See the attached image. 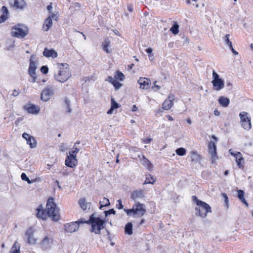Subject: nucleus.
Listing matches in <instances>:
<instances>
[{
    "mask_svg": "<svg viewBox=\"0 0 253 253\" xmlns=\"http://www.w3.org/2000/svg\"><path fill=\"white\" fill-rule=\"evenodd\" d=\"M36 215L38 218L44 220L47 219V216L54 222H57L60 219L59 210L54 198L51 197L47 199L45 209L43 208L42 204L38 207L36 210Z\"/></svg>",
    "mask_w": 253,
    "mask_h": 253,
    "instance_id": "f257e3e1",
    "label": "nucleus"
},
{
    "mask_svg": "<svg viewBox=\"0 0 253 253\" xmlns=\"http://www.w3.org/2000/svg\"><path fill=\"white\" fill-rule=\"evenodd\" d=\"M107 221L108 220L103 218L100 215L96 216L95 213H92L87 220V224L91 226L89 231L96 234H100L101 231L105 228Z\"/></svg>",
    "mask_w": 253,
    "mask_h": 253,
    "instance_id": "f03ea898",
    "label": "nucleus"
},
{
    "mask_svg": "<svg viewBox=\"0 0 253 253\" xmlns=\"http://www.w3.org/2000/svg\"><path fill=\"white\" fill-rule=\"evenodd\" d=\"M192 199L193 202L196 204V207L195 208V215L196 216L205 218L207 217L208 213L211 212V208L210 205L198 199L195 195L192 196Z\"/></svg>",
    "mask_w": 253,
    "mask_h": 253,
    "instance_id": "7ed1b4c3",
    "label": "nucleus"
},
{
    "mask_svg": "<svg viewBox=\"0 0 253 253\" xmlns=\"http://www.w3.org/2000/svg\"><path fill=\"white\" fill-rule=\"evenodd\" d=\"M124 211L127 216L141 217L146 212L145 204L136 202L131 209H124Z\"/></svg>",
    "mask_w": 253,
    "mask_h": 253,
    "instance_id": "20e7f679",
    "label": "nucleus"
},
{
    "mask_svg": "<svg viewBox=\"0 0 253 253\" xmlns=\"http://www.w3.org/2000/svg\"><path fill=\"white\" fill-rule=\"evenodd\" d=\"M59 71L57 75L55 74L54 78L58 82L64 83L70 77L69 66L67 63H58Z\"/></svg>",
    "mask_w": 253,
    "mask_h": 253,
    "instance_id": "39448f33",
    "label": "nucleus"
},
{
    "mask_svg": "<svg viewBox=\"0 0 253 253\" xmlns=\"http://www.w3.org/2000/svg\"><path fill=\"white\" fill-rule=\"evenodd\" d=\"M84 223L87 224V220L84 218H81L76 221L65 224L64 225V230L66 232L73 233L79 229L80 224Z\"/></svg>",
    "mask_w": 253,
    "mask_h": 253,
    "instance_id": "423d86ee",
    "label": "nucleus"
},
{
    "mask_svg": "<svg viewBox=\"0 0 253 253\" xmlns=\"http://www.w3.org/2000/svg\"><path fill=\"white\" fill-rule=\"evenodd\" d=\"M211 83L213 86V89L216 91H219L224 87V81L220 78L219 75L215 71L212 70V80Z\"/></svg>",
    "mask_w": 253,
    "mask_h": 253,
    "instance_id": "0eeeda50",
    "label": "nucleus"
},
{
    "mask_svg": "<svg viewBox=\"0 0 253 253\" xmlns=\"http://www.w3.org/2000/svg\"><path fill=\"white\" fill-rule=\"evenodd\" d=\"M248 114L245 112L239 114L241 126L245 129L249 130L251 128L252 125L251 118L248 117Z\"/></svg>",
    "mask_w": 253,
    "mask_h": 253,
    "instance_id": "6e6552de",
    "label": "nucleus"
},
{
    "mask_svg": "<svg viewBox=\"0 0 253 253\" xmlns=\"http://www.w3.org/2000/svg\"><path fill=\"white\" fill-rule=\"evenodd\" d=\"M208 152L211 155V160L212 164L215 163V161L218 159L217 153L216 145L215 142L211 141L208 144Z\"/></svg>",
    "mask_w": 253,
    "mask_h": 253,
    "instance_id": "1a4fd4ad",
    "label": "nucleus"
},
{
    "mask_svg": "<svg viewBox=\"0 0 253 253\" xmlns=\"http://www.w3.org/2000/svg\"><path fill=\"white\" fill-rule=\"evenodd\" d=\"M22 25V24H18L12 27V30H15L11 32V35L13 37L18 38H23L28 34L27 31L24 30L20 27V26Z\"/></svg>",
    "mask_w": 253,
    "mask_h": 253,
    "instance_id": "9d476101",
    "label": "nucleus"
},
{
    "mask_svg": "<svg viewBox=\"0 0 253 253\" xmlns=\"http://www.w3.org/2000/svg\"><path fill=\"white\" fill-rule=\"evenodd\" d=\"M53 242V237L46 235L41 241L39 246L42 250L45 251L51 249Z\"/></svg>",
    "mask_w": 253,
    "mask_h": 253,
    "instance_id": "9b49d317",
    "label": "nucleus"
},
{
    "mask_svg": "<svg viewBox=\"0 0 253 253\" xmlns=\"http://www.w3.org/2000/svg\"><path fill=\"white\" fill-rule=\"evenodd\" d=\"M23 108L28 113L33 115H37L40 111V108L39 106L34 104H32L30 102H28L25 104L23 106Z\"/></svg>",
    "mask_w": 253,
    "mask_h": 253,
    "instance_id": "f8f14e48",
    "label": "nucleus"
},
{
    "mask_svg": "<svg viewBox=\"0 0 253 253\" xmlns=\"http://www.w3.org/2000/svg\"><path fill=\"white\" fill-rule=\"evenodd\" d=\"M22 136L26 140L27 144L29 145L31 148H34L37 146V142L34 136L26 132H24Z\"/></svg>",
    "mask_w": 253,
    "mask_h": 253,
    "instance_id": "ddd939ff",
    "label": "nucleus"
},
{
    "mask_svg": "<svg viewBox=\"0 0 253 253\" xmlns=\"http://www.w3.org/2000/svg\"><path fill=\"white\" fill-rule=\"evenodd\" d=\"M54 94L53 89L50 88L48 86L42 90L41 94V99L44 102L48 101L51 96Z\"/></svg>",
    "mask_w": 253,
    "mask_h": 253,
    "instance_id": "4468645a",
    "label": "nucleus"
},
{
    "mask_svg": "<svg viewBox=\"0 0 253 253\" xmlns=\"http://www.w3.org/2000/svg\"><path fill=\"white\" fill-rule=\"evenodd\" d=\"M9 2L11 6L19 9H23L27 5L24 0H9Z\"/></svg>",
    "mask_w": 253,
    "mask_h": 253,
    "instance_id": "2eb2a0df",
    "label": "nucleus"
},
{
    "mask_svg": "<svg viewBox=\"0 0 253 253\" xmlns=\"http://www.w3.org/2000/svg\"><path fill=\"white\" fill-rule=\"evenodd\" d=\"M25 235L28 237L27 243L28 244L35 245L36 243L37 239L34 237V232L31 227L27 229Z\"/></svg>",
    "mask_w": 253,
    "mask_h": 253,
    "instance_id": "dca6fc26",
    "label": "nucleus"
},
{
    "mask_svg": "<svg viewBox=\"0 0 253 253\" xmlns=\"http://www.w3.org/2000/svg\"><path fill=\"white\" fill-rule=\"evenodd\" d=\"M42 54L44 57L47 58L52 57V58H55L58 56L57 52L54 49H48L47 47L44 48Z\"/></svg>",
    "mask_w": 253,
    "mask_h": 253,
    "instance_id": "f3484780",
    "label": "nucleus"
},
{
    "mask_svg": "<svg viewBox=\"0 0 253 253\" xmlns=\"http://www.w3.org/2000/svg\"><path fill=\"white\" fill-rule=\"evenodd\" d=\"M77 159L67 156L65 161V165L69 168H74L78 165Z\"/></svg>",
    "mask_w": 253,
    "mask_h": 253,
    "instance_id": "a211bd4d",
    "label": "nucleus"
},
{
    "mask_svg": "<svg viewBox=\"0 0 253 253\" xmlns=\"http://www.w3.org/2000/svg\"><path fill=\"white\" fill-rule=\"evenodd\" d=\"M33 57L34 55H32L30 59L29 66L28 68V74L29 75H34L35 74H36V70L37 68V63L36 61L33 60Z\"/></svg>",
    "mask_w": 253,
    "mask_h": 253,
    "instance_id": "6ab92c4d",
    "label": "nucleus"
},
{
    "mask_svg": "<svg viewBox=\"0 0 253 253\" xmlns=\"http://www.w3.org/2000/svg\"><path fill=\"white\" fill-rule=\"evenodd\" d=\"M140 87L143 89H148L150 88V81L146 78H140L138 81Z\"/></svg>",
    "mask_w": 253,
    "mask_h": 253,
    "instance_id": "aec40b11",
    "label": "nucleus"
},
{
    "mask_svg": "<svg viewBox=\"0 0 253 253\" xmlns=\"http://www.w3.org/2000/svg\"><path fill=\"white\" fill-rule=\"evenodd\" d=\"M145 197L143 191L142 190L133 191L130 195V198L135 201L137 199H142Z\"/></svg>",
    "mask_w": 253,
    "mask_h": 253,
    "instance_id": "412c9836",
    "label": "nucleus"
},
{
    "mask_svg": "<svg viewBox=\"0 0 253 253\" xmlns=\"http://www.w3.org/2000/svg\"><path fill=\"white\" fill-rule=\"evenodd\" d=\"M141 164L146 167L149 171H151L153 168V165L151 162L144 155H142L141 159Z\"/></svg>",
    "mask_w": 253,
    "mask_h": 253,
    "instance_id": "4be33fe9",
    "label": "nucleus"
},
{
    "mask_svg": "<svg viewBox=\"0 0 253 253\" xmlns=\"http://www.w3.org/2000/svg\"><path fill=\"white\" fill-rule=\"evenodd\" d=\"M237 157H236V162L237 163V165L238 168L241 169H244V158H243L242 154L241 153L236 154Z\"/></svg>",
    "mask_w": 253,
    "mask_h": 253,
    "instance_id": "5701e85b",
    "label": "nucleus"
},
{
    "mask_svg": "<svg viewBox=\"0 0 253 253\" xmlns=\"http://www.w3.org/2000/svg\"><path fill=\"white\" fill-rule=\"evenodd\" d=\"M174 96L172 95L171 99H170L171 97L169 96V99H166L162 104V108L164 110H169L173 105L172 101L174 99Z\"/></svg>",
    "mask_w": 253,
    "mask_h": 253,
    "instance_id": "b1692460",
    "label": "nucleus"
},
{
    "mask_svg": "<svg viewBox=\"0 0 253 253\" xmlns=\"http://www.w3.org/2000/svg\"><path fill=\"white\" fill-rule=\"evenodd\" d=\"M191 161L196 163H200L202 159V156L199 154L197 151H192L190 153Z\"/></svg>",
    "mask_w": 253,
    "mask_h": 253,
    "instance_id": "393cba45",
    "label": "nucleus"
},
{
    "mask_svg": "<svg viewBox=\"0 0 253 253\" xmlns=\"http://www.w3.org/2000/svg\"><path fill=\"white\" fill-rule=\"evenodd\" d=\"M237 197L247 207L249 206V204L245 198V192L244 190L241 189L237 190Z\"/></svg>",
    "mask_w": 253,
    "mask_h": 253,
    "instance_id": "a878e982",
    "label": "nucleus"
},
{
    "mask_svg": "<svg viewBox=\"0 0 253 253\" xmlns=\"http://www.w3.org/2000/svg\"><path fill=\"white\" fill-rule=\"evenodd\" d=\"M52 20L50 18V17L46 18L44 22V23L42 25V29L44 31H48V30L50 28V27L52 26Z\"/></svg>",
    "mask_w": 253,
    "mask_h": 253,
    "instance_id": "bb28decb",
    "label": "nucleus"
},
{
    "mask_svg": "<svg viewBox=\"0 0 253 253\" xmlns=\"http://www.w3.org/2000/svg\"><path fill=\"white\" fill-rule=\"evenodd\" d=\"M125 234L128 235H131L133 234V225L131 222H127L125 226Z\"/></svg>",
    "mask_w": 253,
    "mask_h": 253,
    "instance_id": "cd10ccee",
    "label": "nucleus"
},
{
    "mask_svg": "<svg viewBox=\"0 0 253 253\" xmlns=\"http://www.w3.org/2000/svg\"><path fill=\"white\" fill-rule=\"evenodd\" d=\"M218 102L220 106L226 107L228 106L230 103V99L228 97L222 96L219 98Z\"/></svg>",
    "mask_w": 253,
    "mask_h": 253,
    "instance_id": "c85d7f7f",
    "label": "nucleus"
},
{
    "mask_svg": "<svg viewBox=\"0 0 253 253\" xmlns=\"http://www.w3.org/2000/svg\"><path fill=\"white\" fill-rule=\"evenodd\" d=\"M0 13H1L0 16L7 20L9 17V12L8 8L6 6H2L0 9Z\"/></svg>",
    "mask_w": 253,
    "mask_h": 253,
    "instance_id": "c756f323",
    "label": "nucleus"
},
{
    "mask_svg": "<svg viewBox=\"0 0 253 253\" xmlns=\"http://www.w3.org/2000/svg\"><path fill=\"white\" fill-rule=\"evenodd\" d=\"M110 43V41L108 39H106L102 44V49L106 53H109L111 52V51L109 49Z\"/></svg>",
    "mask_w": 253,
    "mask_h": 253,
    "instance_id": "7c9ffc66",
    "label": "nucleus"
},
{
    "mask_svg": "<svg viewBox=\"0 0 253 253\" xmlns=\"http://www.w3.org/2000/svg\"><path fill=\"white\" fill-rule=\"evenodd\" d=\"M169 30L173 35H177L179 32V25L178 23L176 21L174 22Z\"/></svg>",
    "mask_w": 253,
    "mask_h": 253,
    "instance_id": "2f4dec72",
    "label": "nucleus"
},
{
    "mask_svg": "<svg viewBox=\"0 0 253 253\" xmlns=\"http://www.w3.org/2000/svg\"><path fill=\"white\" fill-rule=\"evenodd\" d=\"M148 175L150 176V178L149 177H146L145 180L143 183V185H145L147 184H154V183L156 182V177L152 175L151 174H148Z\"/></svg>",
    "mask_w": 253,
    "mask_h": 253,
    "instance_id": "473e14b6",
    "label": "nucleus"
},
{
    "mask_svg": "<svg viewBox=\"0 0 253 253\" xmlns=\"http://www.w3.org/2000/svg\"><path fill=\"white\" fill-rule=\"evenodd\" d=\"M114 77L116 81H123L125 79L124 74L119 70H117L116 71Z\"/></svg>",
    "mask_w": 253,
    "mask_h": 253,
    "instance_id": "72a5a7b5",
    "label": "nucleus"
},
{
    "mask_svg": "<svg viewBox=\"0 0 253 253\" xmlns=\"http://www.w3.org/2000/svg\"><path fill=\"white\" fill-rule=\"evenodd\" d=\"M110 205L109 200L107 198L104 197L103 200L99 202V209H101L103 207H109Z\"/></svg>",
    "mask_w": 253,
    "mask_h": 253,
    "instance_id": "f704fd0d",
    "label": "nucleus"
},
{
    "mask_svg": "<svg viewBox=\"0 0 253 253\" xmlns=\"http://www.w3.org/2000/svg\"><path fill=\"white\" fill-rule=\"evenodd\" d=\"M64 101L65 104H66V108L67 109V112L68 113H71L72 111V110L71 108V102L70 100L68 97H65L64 98Z\"/></svg>",
    "mask_w": 253,
    "mask_h": 253,
    "instance_id": "c9c22d12",
    "label": "nucleus"
},
{
    "mask_svg": "<svg viewBox=\"0 0 253 253\" xmlns=\"http://www.w3.org/2000/svg\"><path fill=\"white\" fill-rule=\"evenodd\" d=\"M78 203L83 211L86 210V200L84 198H81L79 199Z\"/></svg>",
    "mask_w": 253,
    "mask_h": 253,
    "instance_id": "e433bc0d",
    "label": "nucleus"
},
{
    "mask_svg": "<svg viewBox=\"0 0 253 253\" xmlns=\"http://www.w3.org/2000/svg\"><path fill=\"white\" fill-rule=\"evenodd\" d=\"M176 154L179 156H183L186 154V150L184 148L180 147L175 150Z\"/></svg>",
    "mask_w": 253,
    "mask_h": 253,
    "instance_id": "4c0bfd02",
    "label": "nucleus"
},
{
    "mask_svg": "<svg viewBox=\"0 0 253 253\" xmlns=\"http://www.w3.org/2000/svg\"><path fill=\"white\" fill-rule=\"evenodd\" d=\"M111 106L114 109H117L121 107V105L117 102L113 97L111 98Z\"/></svg>",
    "mask_w": 253,
    "mask_h": 253,
    "instance_id": "58836bf2",
    "label": "nucleus"
},
{
    "mask_svg": "<svg viewBox=\"0 0 253 253\" xmlns=\"http://www.w3.org/2000/svg\"><path fill=\"white\" fill-rule=\"evenodd\" d=\"M21 178L22 180L27 182L28 184H32L33 183V181L30 180L25 173L23 172L21 173Z\"/></svg>",
    "mask_w": 253,
    "mask_h": 253,
    "instance_id": "ea45409f",
    "label": "nucleus"
},
{
    "mask_svg": "<svg viewBox=\"0 0 253 253\" xmlns=\"http://www.w3.org/2000/svg\"><path fill=\"white\" fill-rule=\"evenodd\" d=\"M16 242H15L11 248L10 253H20V247L17 248L16 246Z\"/></svg>",
    "mask_w": 253,
    "mask_h": 253,
    "instance_id": "a19ab883",
    "label": "nucleus"
},
{
    "mask_svg": "<svg viewBox=\"0 0 253 253\" xmlns=\"http://www.w3.org/2000/svg\"><path fill=\"white\" fill-rule=\"evenodd\" d=\"M229 34H226L224 37V41L225 44L228 45L229 47L231 46L232 45V43L229 40Z\"/></svg>",
    "mask_w": 253,
    "mask_h": 253,
    "instance_id": "79ce46f5",
    "label": "nucleus"
},
{
    "mask_svg": "<svg viewBox=\"0 0 253 253\" xmlns=\"http://www.w3.org/2000/svg\"><path fill=\"white\" fill-rule=\"evenodd\" d=\"M112 85L115 90H118L123 86V84L118 82V81H116V80L113 83Z\"/></svg>",
    "mask_w": 253,
    "mask_h": 253,
    "instance_id": "37998d69",
    "label": "nucleus"
},
{
    "mask_svg": "<svg viewBox=\"0 0 253 253\" xmlns=\"http://www.w3.org/2000/svg\"><path fill=\"white\" fill-rule=\"evenodd\" d=\"M222 196L227 208H229V199L227 195L225 193H222Z\"/></svg>",
    "mask_w": 253,
    "mask_h": 253,
    "instance_id": "c03bdc74",
    "label": "nucleus"
},
{
    "mask_svg": "<svg viewBox=\"0 0 253 253\" xmlns=\"http://www.w3.org/2000/svg\"><path fill=\"white\" fill-rule=\"evenodd\" d=\"M104 213L105 214V217H107L108 215L112 214L115 215L116 214V211L114 209H111L107 211H104Z\"/></svg>",
    "mask_w": 253,
    "mask_h": 253,
    "instance_id": "a18cd8bd",
    "label": "nucleus"
},
{
    "mask_svg": "<svg viewBox=\"0 0 253 253\" xmlns=\"http://www.w3.org/2000/svg\"><path fill=\"white\" fill-rule=\"evenodd\" d=\"M40 70L43 74L46 75L48 72V67L47 65H43L41 67Z\"/></svg>",
    "mask_w": 253,
    "mask_h": 253,
    "instance_id": "49530a36",
    "label": "nucleus"
},
{
    "mask_svg": "<svg viewBox=\"0 0 253 253\" xmlns=\"http://www.w3.org/2000/svg\"><path fill=\"white\" fill-rule=\"evenodd\" d=\"M146 52L148 54V56L149 57V58L150 60H151V56H154L153 54V49L152 48L149 47L146 49L145 50Z\"/></svg>",
    "mask_w": 253,
    "mask_h": 253,
    "instance_id": "de8ad7c7",
    "label": "nucleus"
},
{
    "mask_svg": "<svg viewBox=\"0 0 253 253\" xmlns=\"http://www.w3.org/2000/svg\"><path fill=\"white\" fill-rule=\"evenodd\" d=\"M50 14L49 15V16L48 17H50V18L51 19V20H52V19H54V20L55 21H57L58 20V15H57L58 14V12H56V13H50Z\"/></svg>",
    "mask_w": 253,
    "mask_h": 253,
    "instance_id": "09e8293b",
    "label": "nucleus"
},
{
    "mask_svg": "<svg viewBox=\"0 0 253 253\" xmlns=\"http://www.w3.org/2000/svg\"><path fill=\"white\" fill-rule=\"evenodd\" d=\"M116 208L119 210L123 209L124 208V205L122 204V201L121 199H119L117 200V204H116Z\"/></svg>",
    "mask_w": 253,
    "mask_h": 253,
    "instance_id": "8fccbe9b",
    "label": "nucleus"
},
{
    "mask_svg": "<svg viewBox=\"0 0 253 253\" xmlns=\"http://www.w3.org/2000/svg\"><path fill=\"white\" fill-rule=\"evenodd\" d=\"M129 150L130 152H138L140 151V149L135 146H131L129 148Z\"/></svg>",
    "mask_w": 253,
    "mask_h": 253,
    "instance_id": "3c124183",
    "label": "nucleus"
},
{
    "mask_svg": "<svg viewBox=\"0 0 253 253\" xmlns=\"http://www.w3.org/2000/svg\"><path fill=\"white\" fill-rule=\"evenodd\" d=\"M116 80L115 79V77L113 78L112 76H108L107 79L105 80V81L108 82L112 84L115 82Z\"/></svg>",
    "mask_w": 253,
    "mask_h": 253,
    "instance_id": "603ef678",
    "label": "nucleus"
},
{
    "mask_svg": "<svg viewBox=\"0 0 253 253\" xmlns=\"http://www.w3.org/2000/svg\"><path fill=\"white\" fill-rule=\"evenodd\" d=\"M69 157H73L74 158L77 159V153L75 152L74 150H72L69 152Z\"/></svg>",
    "mask_w": 253,
    "mask_h": 253,
    "instance_id": "864d4df0",
    "label": "nucleus"
},
{
    "mask_svg": "<svg viewBox=\"0 0 253 253\" xmlns=\"http://www.w3.org/2000/svg\"><path fill=\"white\" fill-rule=\"evenodd\" d=\"M46 9L48 11L49 13H51V10L52 9V3L51 2L47 5Z\"/></svg>",
    "mask_w": 253,
    "mask_h": 253,
    "instance_id": "5fc2aeb1",
    "label": "nucleus"
},
{
    "mask_svg": "<svg viewBox=\"0 0 253 253\" xmlns=\"http://www.w3.org/2000/svg\"><path fill=\"white\" fill-rule=\"evenodd\" d=\"M127 10L130 12H132L133 11V6L132 4H128L127 6Z\"/></svg>",
    "mask_w": 253,
    "mask_h": 253,
    "instance_id": "6e6d98bb",
    "label": "nucleus"
},
{
    "mask_svg": "<svg viewBox=\"0 0 253 253\" xmlns=\"http://www.w3.org/2000/svg\"><path fill=\"white\" fill-rule=\"evenodd\" d=\"M156 83H157V81H155L153 83V85H154L152 86V88H154V87L156 88V90H158L160 89L161 86L160 85H157L156 84Z\"/></svg>",
    "mask_w": 253,
    "mask_h": 253,
    "instance_id": "4d7b16f0",
    "label": "nucleus"
},
{
    "mask_svg": "<svg viewBox=\"0 0 253 253\" xmlns=\"http://www.w3.org/2000/svg\"><path fill=\"white\" fill-rule=\"evenodd\" d=\"M229 47L234 55H236L238 54V52L234 49L232 45Z\"/></svg>",
    "mask_w": 253,
    "mask_h": 253,
    "instance_id": "13d9d810",
    "label": "nucleus"
},
{
    "mask_svg": "<svg viewBox=\"0 0 253 253\" xmlns=\"http://www.w3.org/2000/svg\"><path fill=\"white\" fill-rule=\"evenodd\" d=\"M231 151H232L231 149L229 150V153L231 155L234 156L235 158H236V157H237L236 154L241 153L239 152H232Z\"/></svg>",
    "mask_w": 253,
    "mask_h": 253,
    "instance_id": "bf43d9fd",
    "label": "nucleus"
},
{
    "mask_svg": "<svg viewBox=\"0 0 253 253\" xmlns=\"http://www.w3.org/2000/svg\"><path fill=\"white\" fill-rule=\"evenodd\" d=\"M152 141V139L151 138H147L143 140V143L145 144H149Z\"/></svg>",
    "mask_w": 253,
    "mask_h": 253,
    "instance_id": "052dcab7",
    "label": "nucleus"
},
{
    "mask_svg": "<svg viewBox=\"0 0 253 253\" xmlns=\"http://www.w3.org/2000/svg\"><path fill=\"white\" fill-rule=\"evenodd\" d=\"M19 90H17L16 89H14L13 91L12 95L15 97L19 95Z\"/></svg>",
    "mask_w": 253,
    "mask_h": 253,
    "instance_id": "680f3d73",
    "label": "nucleus"
},
{
    "mask_svg": "<svg viewBox=\"0 0 253 253\" xmlns=\"http://www.w3.org/2000/svg\"><path fill=\"white\" fill-rule=\"evenodd\" d=\"M29 75L32 78V82L35 83L36 81V79H37L36 74H35L34 75L31 74Z\"/></svg>",
    "mask_w": 253,
    "mask_h": 253,
    "instance_id": "e2e57ef3",
    "label": "nucleus"
},
{
    "mask_svg": "<svg viewBox=\"0 0 253 253\" xmlns=\"http://www.w3.org/2000/svg\"><path fill=\"white\" fill-rule=\"evenodd\" d=\"M115 109L114 108H112V107L111 106L110 108L107 111V113L108 115H111L113 113L114 110Z\"/></svg>",
    "mask_w": 253,
    "mask_h": 253,
    "instance_id": "0e129e2a",
    "label": "nucleus"
},
{
    "mask_svg": "<svg viewBox=\"0 0 253 253\" xmlns=\"http://www.w3.org/2000/svg\"><path fill=\"white\" fill-rule=\"evenodd\" d=\"M226 86L228 87V89L230 90L232 88V84L230 82H226Z\"/></svg>",
    "mask_w": 253,
    "mask_h": 253,
    "instance_id": "69168bd1",
    "label": "nucleus"
},
{
    "mask_svg": "<svg viewBox=\"0 0 253 253\" xmlns=\"http://www.w3.org/2000/svg\"><path fill=\"white\" fill-rule=\"evenodd\" d=\"M145 222V220L144 218H142L140 221L137 223L138 226L142 225Z\"/></svg>",
    "mask_w": 253,
    "mask_h": 253,
    "instance_id": "338daca9",
    "label": "nucleus"
},
{
    "mask_svg": "<svg viewBox=\"0 0 253 253\" xmlns=\"http://www.w3.org/2000/svg\"><path fill=\"white\" fill-rule=\"evenodd\" d=\"M166 118H167L168 120L169 121H172L173 120V118L169 115H166Z\"/></svg>",
    "mask_w": 253,
    "mask_h": 253,
    "instance_id": "774afa93",
    "label": "nucleus"
}]
</instances>
